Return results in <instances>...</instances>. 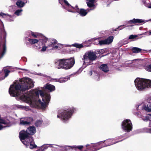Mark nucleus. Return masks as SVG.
<instances>
[{
  "label": "nucleus",
  "instance_id": "f257e3e1",
  "mask_svg": "<svg viewBox=\"0 0 151 151\" xmlns=\"http://www.w3.org/2000/svg\"><path fill=\"white\" fill-rule=\"evenodd\" d=\"M34 86L32 80L28 78H24L15 81L11 85L9 93L12 96H18L21 101L31 106L40 104L43 109H45L50 101V96L46 93L44 88L33 89L25 93L24 91Z\"/></svg>",
  "mask_w": 151,
  "mask_h": 151
},
{
  "label": "nucleus",
  "instance_id": "f03ea898",
  "mask_svg": "<svg viewBox=\"0 0 151 151\" xmlns=\"http://www.w3.org/2000/svg\"><path fill=\"white\" fill-rule=\"evenodd\" d=\"M57 68L58 69L68 70L71 68L75 64V60L73 58L69 59L56 60L55 61Z\"/></svg>",
  "mask_w": 151,
  "mask_h": 151
},
{
  "label": "nucleus",
  "instance_id": "7ed1b4c3",
  "mask_svg": "<svg viewBox=\"0 0 151 151\" xmlns=\"http://www.w3.org/2000/svg\"><path fill=\"white\" fill-rule=\"evenodd\" d=\"M19 137L22 143L27 147L32 149L37 147L34 144L32 137L26 134L24 131L22 130L20 132Z\"/></svg>",
  "mask_w": 151,
  "mask_h": 151
},
{
  "label": "nucleus",
  "instance_id": "20e7f679",
  "mask_svg": "<svg viewBox=\"0 0 151 151\" xmlns=\"http://www.w3.org/2000/svg\"><path fill=\"white\" fill-rule=\"evenodd\" d=\"M6 33L4 31L3 23L0 25V58L4 55L6 51Z\"/></svg>",
  "mask_w": 151,
  "mask_h": 151
},
{
  "label": "nucleus",
  "instance_id": "39448f33",
  "mask_svg": "<svg viewBox=\"0 0 151 151\" xmlns=\"http://www.w3.org/2000/svg\"><path fill=\"white\" fill-rule=\"evenodd\" d=\"M134 83L137 88L140 91L151 87V81L149 79L137 78L135 80Z\"/></svg>",
  "mask_w": 151,
  "mask_h": 151
},
{
  "label": "nucleus",
  "instance_id": "423d86ee",
  "mask_svg": "<svg viewBox=\"0 0 151 151\" xmlns=\"http://www.w3.org/2000/svg\"><path fill=\"white\" fill-rule=\"evenodd\" d=\"M96 54V53L91 51H89L85 53L82 58L83 67L84 68L91 64L92 62L96 60L97 58Z\"/></svg>",
  "mask_w": 151,
  "mask_h": 151
},
{
  "label": "nucleus",
  "instance_id": "0eeeda50",
  "mask_svg": "<svg viewBox=\"0 0 151 151\" xmlns=\"http://www.w3.org/2000/svg\"><path fill=\"white\" fill-rule=\"evenodd\" d=\"M74 111V109L73 108L65 110L58 115L57 117L61 118L64 122H66L71 117Z\"/></svg>",
  "mask_w": 151,
  "mask_h": 151
},
{
  "label": "nucleus",
  "instance_id": "6e6552de",
  "mask_svg": "<svg viewBox=\"0 0 151 151\" xmlns=\"http://www.w3.org/2000/svg\"><path fill=\"white\" fill-rule=\"evenodd\" d=\"M118 139V138L116 137L115 138L109 139L106 140L99 142L95 145V146H98L101 145L102 147H105L112 145L116 144L119 142L122 141V140L116 141Z\"/></svg>",
  "mask_w": 151,
  "mask_h": 151
},
{
  "label": "nucleus",
  "instance_id": "1a4fd4ad",
  "mask_svg": "<svg viewBox=\"0 0 151 151\" xmlns=\"http://www.w3.org/2000/svg\"><path fill=\"white\" fill-rule=\"evenodd\" d=\"M54 42L53 41L49 40L48 38L44 37L43 39H42V43H43L44 45L42 47L41 51L45 52L47 48H49L50 49L52 45Z\"/></svg>",
  "mask_w": 151,
  "mask_h": 151
},
{
  "label": "nucleus",
  "instance_id": "9d476101",
  "mask_svg": "<svg viewBox=\"0 0 151 151\" xmlns=\"http://www.w3.org/2000/svg\"><path fill=\"white\" fill-rule=\"evenodd\" d=\"M122 128L123 130L126 132H129L132 129V124L131 121L126 119L123 121L122 124Z\"/></svg>",
  "mask_w": 151,
  "mask_h": 151
},
{
  "label": "nucleus",
  "instance_id": "9b49d317",
  "mask_svg": "<svg viewBox=\"0 0 151 151\" xmlns=\"http://www.w3.org/2000/svg\"><path fill=\"white\" fill-rule=\"evenodd\" d=\"M137 109L139 108L142 110L150 112L151 111V102L145 101L136 105Z\"/></svg>",
  "mask_w": 151,
  "mask_h": 151
},
{
  "label": "nucleus",
  "instance_id": "f8f14e48",
  "mask_svg": "<svg viewBox=\"0 0 151 151\" xmlns=\"http://www.w3.org/2000/svg\"><path fill=\"white\" fill-rule=\"evenodd\" d=\"M65 6H63V8L67 10L68 12H75V10L78 9V6H76L75 7L72 6L66 0L64 2Z\"/></svg>",
  "mask_w": 151,
  "mask_h": 151
},
{
  "label": "nucleus",
  "instance_id": "ddd939ff",
  "mask_svg": "<svg viewBox=\"0 0 151 151\" xmlns=\"http://www.w3.org/2000/svg\"><path fill=\"white\" fill-rule=\"evenodd\" d=\"M52 147L53 148H58L60 149L63 151V149H65L66 147H63V146L58 145H52V144H45L43 145L42 147L39 149H40V151L42 149L43 151L47 149L48 147Z\"/></svg>",
  "mask_w": 151,
  "mask_h": 151
},
{
  "label": "nucleus",
  "instance_id": "4468645a",
  "mask_svg": "<svg viewBox=\"0 0 151 151\" xmlns=\"http://www.w3.org/2000/svg\"><path fill=\"white\" fill-rule=\"evenodd\" d=\"M114 37L113 36H110L104 40L98 41L100 45H109L111 43L113 40Z\"/></svg>",
  "mask_w": 151,
  "mask_h": 151
},
{
  "label": "nucleus",
  "instance_id": "2eb2a0df",
  "mask_svg": "<svg viewBox=\"0 0 151 151\" xmlns=\"http://www.w3.org/2000/svg\"><path fill=\"white\" fill-rule=\"evenodd\" d=\"M0 15L2 16L3 18H6L7 20L9 22L14 21L15 18L14 15H11L7 14H4L1 12Z\"/></svg>",
  "mask_w": 151,
  "mask_h": 151
},
{
  "label": "nucleus",
  "instance_id": "dca6fc26",
  "mask_svg": "<svg viewBox=\"0 0 151 151\" xmlns=\"http://www.w3.org/2000/svg\"><path fill=\"white\" fill-rule=\"evenodd\" d=\"M49 40H52L54 41L53 44L52 45V46L51 47L50 50H54L55 49H59L62 47L61 45L60 44H57V42L55 39H49Z\"/></svg>",
  "mask_w": 151,
  "mask_h": 151
},
{
  "label": "nucleus",
  "instance_id": "f3484780",
  "mask_svg": "<svg viewBox=\"0 0 151 151\" xmlns=\"http://www.w3.org/2000/svg\"><path fill=\"white\" fill-rule=\"evenodd\" d=\"M26 132V134L28 135H33L36 132V129L35 127L34 126L30 127L28 128L26 131H25Z\"/></svg>",
  "mask_w": 151,
  "mask_h": 151
},
{
  "label": "nucleus",
  "instance_id": "a211bd4d",
  "mask_svg": "<svg viewBox=\"0 0 151 151\" xmlns=\"http://www.w3.org/2000/svg\"><path fill=\"white\" fill-rule=\"evenodd\" d=\"M33 119L31 118H28L27 119H24V120L22 119H20V124L23 125L28 124L32 122Z\"/></svg>",
  "mask_w": 151,
  "mask_h": 151
},
{
  "label": "nucleus",
  "instance_id": "6ab92c4d",
  "mask_svg": "<svg viewBox=\"0 0 151 151\" xmlns=\"http://www.w3.org/2000/svg\"><path fill=\"white\" fill-rule=\"evenodd\" d=\"M77 10V9L76 10H75V12L76 11H77L79 13L80 15L82 17L85 16L89 12V10L88 9L85 10L84 9H78V10Z\"/></svg>",
  "mask_w": 151,
  "mask_h": 151
},
{
  "label": "nucleus",
  "instance_id": "aec40b11",
  "mask_svg": "<svg viewBox=\"0 0 151 151\" xmlns=\"http://www.w3.org/2000/svg\"><path fill=\"white\" fill-rule=\"evenodd\" d=\"M29 35L31 34L32 37L40 39V37H42V35L39 32L30 31L29 32Z\"/></svg>",
  "mask_w": 151,
  "mask_h": 151
},
{
  "label": "nucleus",
  "instance_id": "412c9836",
  "mask_svg": "<svg viewBox=\"0 0 151 151\" xmlns=\"http://www.w3.org/2000/svg\"><path fill=\"white\" fill-rule=\"evenodd\" d=\"M43 39V37L42 39H31L28 38V41L32 45L38 43L39 42H40L41 40L42 41V39Z\"/></svg>",
  "mask_w": 151,
  "mask_h": 151
},
{
  "label": "nucleus",
  "instance_id": "4be33fe9",
  "mask_svg": "<svg viewBox=\"0 0 151 151\" xmlns=\"http://www.w3.org/2000/svg\"><path fill=\"white\" fill-rule=\"evenodd\" d=\"M44 87L45 88L49 90L50 92L55 90V87L54 86L48 83L45 85Z\"/></svg>",
  "mask_w": 151,
  "mask_h": 151
},
{
  "label": "nucleus",
  "instance_id": "5701e85b",
  "mask_svg": "<svg viewBox=\"0 0 151 151\" xmlns=\"http://www.w3.org/2000/svg\"><path fill=\"white\" fill-rule=\"evenodd\" d=\"M144 22V21L142 19H132L131 20L128 21V24L134 23L135 24L136 23H141Z\"/></svg>",
  "mask_w": 151,
  "mask_h": 151
},
{
  "label": "nucleus",
  "instance_id": "b1692460",
  "mask_svg": "<svg viewBox=\"0 0 151 151\" xmlns=\"http://www.w3.org/2000/svg\"><path fill=\"white\" fill-rule=\"evenodd\" d=\"M99 68L101 70L105 72H107L109 70L108 67L106 64L102 65L100 66Z\"/></svg>",
  "mask_w": 151,
  "mask_h": 151
},
{
  "label": "nucleus",
  "instance_id": "393cba45",
  "mask_svg": "<svg viewBox=\"0 0 151 151\" xmlns=\"http://www.w3.org/2000/svg\"><path fill=\"white\" fill-rule=\"evenodd\" d=\"M16 4L19 8H22L25 5V3L20 0H18L16 2Z\"/></svg>",
  "mask_w": 151,
  "mask_h": 151
},
{
  "label": "nucleus",
  "instance_id": "a878e982",
  "mask_svg": "<svg viewBox=\"0 0 151 151\" xmlns=\"http://www.w3.org/2000/svg\"><path fill=\"white\" fill-rule=\"evenodd\" d=\"M69 79L70 77L67 76L65 78H59V82L60 83H63L65 82Z\"/></svg>",
  "mask_w": 151,
  "mask_h": 151
},
{
  "label": "nucleus",
  "instance_id": "bb28decb",
  "mask_svg": "<svg viewBox=\"0 0 151 151\" xmlns=\"http://www.w3.org/2000/svg\"><path fill=\"white\" fill-rule=\"evenodd\" d=\"M132 52L134 53H138L140 52L142 50L137 47H133L132 48Z\"/></svg>",
  "mask_w": 151,
  "mask_h": 151
},
{
  "label": "nucleus",
  "instance_id": "cd10ccee",
  "mask_svg": "<svg viewBox=\"0 0 151 151\" xmlns=\"http://www.w3.org/2000/svg\"><path fill=\"white\" fill-rule=\"evenodd\" d=\"M15 106L17 109H24L25 110L28 109V108L27 106L19 105H16Z\"/></svg>",
  "mask_w": 151,
  "mask_h": 151
},
{
  "label": "nucleus",
  "instance_id": "c85d7f7f",
  "mask_svg": "<svg viewBox=\"0 0 151 151\" xmlns=\"http://www.w3.org/2000/svg\"><path fill=\"white\" fill-rule=\"evenodd\" d=\"M3 70L4 71V73H5V76L4 78H2L1 79H4L5 77H6L9 75V73L10 72V71L7 69H6L5 68H4L3 69Z\"/></svg>",
  "mask_w": 151,
  "mask_h": 151
},
{
  "label": "nucleus",
  "instance_id": "c756f323",
  "mask_svg": "<svg viewBox=\"0 0 151 151\" xmlns=\"http://www.w3.org/2000/svg\"><path fill=\"white\" fill-rule=\"evenodd\" d=\"M23 10L22 9H18L16 10L14 12V14L17 16L21 15Z\"/></svg>",
  "mask_w": 151,
  "mask_h": 151
},
{
  "label": "nucleus",
  "instance_id": "7c9ffc66",
  "mask_svg": "<svg viewBox=\"0 0 151 151\" xmlns=\"http://www.w3.org/2000/svg\"><path fill=\"white\" fill-rule=\"evenodd\" d=\"M72 45L78 48H81L83 47L82 44H79L78 43L74 44H73Z\"/></svg>",
  "mask_w": 151,
  "mask_h": 151
},
{
  "label": "nucleus",
  "instance_id": "2f4dec72",
  "mask_svg": "<svg viewBox=\"0 0 151 151\" xmlns=\"http://www.w3.org/2000/svg\"><path fill=\"white\" fill-rule=\"evenodd\" d=\"M42 121L41 120H37L35 123V125L37 127H40L42 123Z\"/></svg>",
  "mask_w": 151,
  "mask_h": 151
},
{
  "label": "nucleus",
  "instance_id": "473e14b6",
  "mask_svg": "<svg viewBox=\"0 0 151 151\" xmlns=\"http://www.w3.org/2000/svg\"><path fill=\"white\" fill-rule=\"evenodd\" d=\"M145 68L147 71L149 72H151V64L146 66Z\"/></svg>",
  "mask_w": 151,
  "mask_h": 151
},
{
  "label": "nucleus",
  "instance_id": "72a5a7b5",
  "mask_svg": "<svg viewBox=\"0 0 151 151\" xmlns=\"http://www.w3.org/2000/svg\"><path fill=\"white\" fill-rule=\"evenodd\" d=\"M137 37V35H131L129 36V39H134V38H135Z\"/></svg>",
  "mask_w": 151,
  "mask_h": 151
},
{
  "label": "nucleus",
  "instance_id": "f704fd0d",
  "mask_svg": "<svg viewBox=\"0 0 151 151\" xmlns=\"http://www.w3.org/2000/svg\"><path fill=\"white\" fill-rule=\"evenodd\" d=\"M142 119L144 121H147L149 119V117L148 116H146L145 117H143L142 118Z\"/></svg>",
  "mask_w": 151,
  "mask_h": 151
},
{
  "label": "nucleus",
  "instance_id": "c9c22d12",
  "mask_svg": "<svg viewBox=\"0 0 151 151\" xmlns=\"http://www.w3.org/2000/svg\"><path fill=\"white\" fill-rule=\"evenodd\" d=\"M124 26V25H121L118 28H117V29H119L120 30H121L123 28L125 27Z\"/></svg>",
  "mask_w": 151,
  "mask_h": 151
},
{
  "label": "nucleus",
  "instance_id": "e433bc0d",
  "mask_svg": "<svg viewBox=\"0 0 151 151\" xmlns=\"http://www.w3.org/2000/svg\"><path fill=\"white\" fill-rule=\"evenodd\" d=\"M65 0H58L59 2L61 5H62L63 3H64Z\"/></svg>",
  "mask_w": 151,
  "mask_h": 151
},
{
  "label": "nucleus",
  "instance_id": "4c0bfd02",
  "mask_svg": "<svg viewBox=\"0 0 151 151\" xmlns=\"http://www.w3.org/2000/svg\"><path fill=\"white\" fill-rule=\"evenodd\" d=\"M97 40L96 39V38H92V39H91L90 40H88V42H93V40Z\"/></svg>",
  "mask_w": 151,
  "mask_h": 151
},
{
  "label": "nucleus",
  "instance_id": "58836bf2",
  "mask_svg": "<svg viewBox=\"0 0 151 151\" xmlns=\"http://www.w3.org/2000/svg\"><path fill=\"white\" fill-rule=\"evenodd\" d=\"M96 39L97 40H93V41H96V42H94V44H96V45H97L98 44H99V42H98V41H99V40H98L97 39Z\"/></svg>",
  "mask_w": 151,
  "mask_h": 151
},
{
  "label": "nucleus",
  "instance_id": "ea45409f",
  "mask_svg": "<svg viewBox=\"0 0 151 151\" xmlns=\"http://www.w3.org/2000/svg\"><path fill=\"white\" fill-rule=\"evenodd\" d=\"M52 80H53L55 82H58L59 81V79H57V78H53L52 79Z\"/></svg>",
  "mask_w": 151,
  "mask_h": 151
},
{
  "label": "nucleus",
  "instance_id": "a19ab883",
  "mask_svg": "<svg viewBox=\"0 0 151 151\" xmlns=\"http://www.w3.org/2000/svg\"><path fill=\"white\" fill-rule=\"evenodd\" d=\"M96 143H95V144H91V145H86V147H87L88 146H95V144H96Z\"/></svg>",
  "mask_w": 151,
  "mask_h": 151
},
{
  "label": "nucleus",
  "instance_id": "79ce46f5",
  "mask_svg": "<svg viewBox=\"0 0 151 151\" xmlns=\"http://www.w3.org/2000/svg\"><path fill=\"white\" fill-rule=\"evenodd\" d=\"M145 4L146 2H144V4L148 8H151V4L149 5L148 6H147Z\"/></svg>",
  "mask_w": 151,
  "mask_h": 151
},
{
  "label": "nucleus",
  "instance_id": "37998d69",
  "mask_svg": "<svg viewBox=\"0 0 151 151\" xmlns=\"http://www.w3.org/2000/svg\"><path fill=\"white\" fill-rule=\"evenodd\" d=\"M88 74L90 76H91L92 75V71L91 70L90 71L89 73H88Z\"/></svg>",
  "mask_w": 151,
  "mask_h": 151
},
{
  "label": "nucleus",
  "instance_id": "c03bdc74",
  "mask_svg": "<svg viewBox=\"0 0 151 151\" xmlns=\"http://www.w3.org/2000/svg\"><path fill=\"white\" fill-rule=\"evenodd\" d=\"M19 69H21V70L25 71H28V70L27 69H22V68H20Z\"/></svg>",
  "mask_w": 151,
  "mask_h": 151
},
{
  "label": "nucleus",
  "instance_id": "a18cd8bd",
  "mask_svg": "<svg viewBox=\"0 0 151 151\" xmlns=\"http://www.w3.org/2000/svg\"><path fill=\"white\" fill-rule=\"evenodd\" d=\"M43 76L45 77H48L49 78H50L48 76H47L46 75H43Z\"/></svg>",
  "mask_w": 151,
  "mask_h": 151
},
{
  "label": "nucleus",
  "instance_id": "49530a36",
  "mask_svg": "<svg viewBox=\"0 0 151 151\" xmlns=\"http://www.w3.org/2000/svg\"><path fill=\"white\" fill-rule=\"evenodd\" d=\"M148 35H151V31H150L148 32Z\"/></svg>",
  "mask_w": 151,
  "mask_h": 151
},
{
  "label": "nucleus",
  "instance_id": "de8ad7c7",
  "mask_svg": "<svg viewBox=\"0 0 151 151\" xmlns=\"http://www.w3.org/2000/svg\"><path fill=\"white\" fill-rule=\"evenodd\" d=\"M40 149H38L37 150H36V151H43V150L42 149L40 151Z\"/></svg>",
  "mask_w": 151,
  "mask_h": 151
},
{
  "label": "nucleus",
  "instance_id": "09e8293b",
  "mask_svg": "<svg viewBox=\"0 0 151 151\" xmlns=\"http://www.w3.org/2000/svg\"><path fill=\"white\" fill-rule=\"evenodd\" d=\"M135 60H141V59H137Z\"/></svg>",
  "mask_w": 151,
  "mask_h": 151
},
{
  "label": "nucleus",
  "instance_id": "8fccbe9b",
  "mask_svg": "<svg viewBox=\"0 0 151 151\" xmlns=\"http://www.w3.org/2000/svg\"><path fill=\"white\" fill-rule=\"evenodd\" d=\"M150 132L151 133V128L150 129Z\"/></svg>",
  "mask_w": 151,
  "mask_h": 151
},
{
  "label": "nucleus",
  "instance_id": "3c124183",
  "mask_svg": "<svg viewBox=\"0 0 151 151\" xmlns=\"http://www.w3.org/2000/svg\"><path fill=\"white\" fill-rule=\"evenodd\" d=\"M147 32H145V33L143 34H145L146 33H147Z\"/></svg>",
  "mask_w": 151,
  "mask_h": 151
},
{
  "label": "nucleus",
  "instance_id": "603ef678",
  "mask_svg": "<svg viewBox=\"0 0 151 151\" xmlns=\"http://www.w3.org/2000/svg\"><path fill=\"white\" fill-rule=\"evenodd\" d=\"M130 26V25H128V26H126V27Z\"/></svg>",
  "mask_w": 151,
  "mask_h": 151
},
{
  "label": "nucleus",
  "instance_id": "864d4df0",
  "mask_svg": "<svg viewBox=\"0 0 151 151\" xmlns=\"http://www.w3.org/2000/svg\"><path fill=\"white\" fill-rule=\"evenodd\" d=\"M116 29H115V31H116Z\"/></svg>",
  "mask_w": 151,
  "mask_h": 151
},
{
  "label": "nucleus",
  "instance_id": "5fc2aeb1",
  "mask_svg": "<svg viewBox=\"0 0 151 151\" xmlns=\"http://www.w3.org/2000/svg\"><path fill=\"white\" fill-rule=\"evenodd\" d=\"M109 6V4H108V5H107V6Z\"/></svg>",
  "mask_w": 151,
  "mask_h": 151
},
{
  "label": "nucleus",
  "instance_id": "6e6d98bb",
  "mask_svg": "<svg viewBox=\"0 0 151 151\" xmlns=\"http://www.w3.org/2000/svg\"><path fill=\"white\" fill-rule=\"evenodd\" d=\"M7 67L8 68H9V66H7Z\"/></svg>",
  "mask_w": 151,
  "mask_h": 151
}]
</instances>
